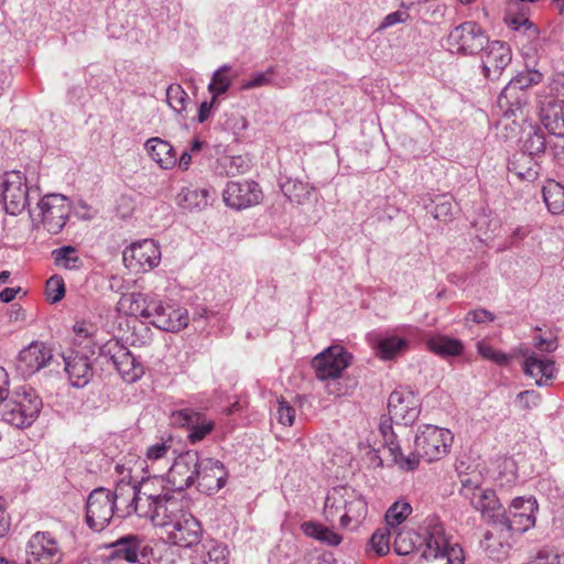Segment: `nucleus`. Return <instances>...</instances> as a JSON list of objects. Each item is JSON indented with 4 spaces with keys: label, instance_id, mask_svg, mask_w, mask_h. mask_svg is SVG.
I'll list each match as a JSON object with an SVG mask.
<instances>
[{
    "label": "nucleus",
    "instance_id": "9b49d317",
    "mask_svg": "<svg viewBox=\"0 0 564 564\" xmlns=\"http://www.w3.org/2000/svg\"><path fill=\"white\" fill-rule=\"evenodd\" d=\"M10 215L21 214L29 205V186L20 171L3 174L1 203Z\"/></svg>",
    "mask_w": 564,
    "mask_h": 564
},
{
    "label": "nucleus",
    "instance_id": "338daca9",
    "mask_svg": "<svg viewBox=\"0 0 564 564\" xmlns=\"http://www.w3.org/2000/svg\"><path fill=\"white\" fill-rule=\"evenodd\" d=\"M270 83V78L263 74V73H259V74H256L251 79L245 82L242 84V89H252V88H256V87H261V86H265Z\"/></svg>",
    "mask_w": 564,
    "mask_h": 564
},
{
    "label": "nucleus",
    "instance_id": "a19ab883",
    "mask_svg": "<svg viewBox=\"0 0 564 564\" xmlns=\"http://www.w3.org/2000/svg\"><path fill=\"white\" fill-rule=\"evenodd\" d=\"M313 187L297 178H288L281 183V191L291 200L297 204L308 199Z\"/></svg>",
    "mask_w": 564,
    "mask_h": 564
},
{
    "label": "nucleus",
    "instance_id": "a18cd8bd",
    "mask_svg": "<svg viewBox=\"0 0 564 564\" xmlns=\"http://www.w3.org/2000/svg\"><path fill=\"white\" fill-rule=\"evenodd\" d=\"M412 512V507L403 500L395 501L386 512L388 527L395 528L401 524Z\"/></svg>",
    "mask_w": 564,
    "mask_h": 564
},
{
    "label": "nucleus",
    "instance_id": "c85d7f7f",
    "mask_svg": "<svg viewBox=\"0 0 564 564\" xmlns=\"http://www.w3.org/2000/svg\"><path fill=\"white\" fill-rule=\"evenodd\" d=\"M209 192L194 185H186L176 195V204L184 210H202L208 205Z\"/></svg>",
    "mask_w": 564,
    "mask_h": 564
},
{
    "label": "nucleus",
    "instance_id": "aec40b11",
    "mask_svg": "<svg viewBox=\"0 0 564 564\" xmlns=\"http://www.w3.org/2000/svg\"><path fill=\"white\" fill-rule=\"evenodd\" d=\"M482 55V73L490 80L499 79L505 68L510 64L512 54L508 44L492 41L486 45Z\"/></svg>",
    "mask_w": 564,
    "mask_h": 564
},
{
    "label": "nucleus",
    "instance_id": "864d4df0",
    "mask_svg": "<svg viewBox=\"0 0 564 564\" xmlns=\"http://www.w3.org/2000/svg\"><path fill=\"white\" fill-rule=\"evenodd\" d=\"M477 350L481 357L485 359L491 360L497 365L503 366L509 362V357L502 351L496 350L490 345L485 341L477 343Z\"/></svg>",
    "mask_w": 564,
    "mask_h": 564
},
{
    "label": "nucleus",
    "instance_id": "dca6fc26",
    "mask_svg": "<svg viewBox=\"0 0 564 564\" xmlns=\"http://www.w3.org/2000/svg\"><path fill=\"white\" fill-rule=\"evenodd\" d=\"M62 554L57 541L48 532H36L28 542V564H57Z\"/></svg>",
    "mask_w": 564,
    "mask_h": 564
},
{
    "label": "nucleus",
    "instance_id": "423d86ee",
    "mask_svg": "<svg viewBox=\"0 0 564 564\" xmlns=\"http://www.w3.org/2000/svg\"><path fill=\"white\" fill-rule=\"evenodd\" d=\"M488 41V36L479 24L466 21L449 32L446 44L452 53L474 55L481 52Z\"/></svg>",
    "mask_w": 564,
    "mask_h": 564
},
{
    "label": "nucleus",
    "instance_id": "72a5a7b5",
    "mask_svg": "<svg viewBox=\"0 0 564 564\" xmlns=\"http://www.w3.org/2000/svg\"><path fill=\"white\" fill-rule=\"evenodd\" d=\"M523 154L521 158L524 161H532V156L543 153L545 150V137L543 131L538 127H529L523 137Z\"/></svg>",
    "mask_w": 564,
    "mask_h": 564
},
{
    "label": "nucleus",
    "instance_id": "5fc2aeb1",
    "mask_svg": "<svg viewBox=\"0 0 564 564\" xmlns=\"http://www.w3.org/2000/svg\"><path fill=\"white\" fill-rule=\"evenodd\" d=\"M46 295L51 303H57L65 295V284L61 276L53 275L46 282Z\"/></svg>",
    "mask_w": 564,
    "mask_h": 564
},
{
    "label": "nucleus",
    "instance_id": "0eeeda50",
    "mask_svg": "<svg viewBox=\"0 0 564 564\" xmlns=\"http://www.w3.org/2000/svg\"><path fill=\"white\" fill-rule=\"evenodd\" d=\"M536 500L533 498L517 497L512 500L508 511L498 512L494 523L503 525L511 533H523L535 524Z\"/></svg>",
    "mask_w": 564,
    "mask_h": 564
},
{
    "label": "nucleus",
    "instance_id": "f3484780",
    "mask_svg": "<svg viewBox=\"0 0 564 564\" xmlns=\"http://www.w3.org/2000/svg\"><path fill=\"white\" fill-rule=\"evenodd\" d=\"M202 532L200 523L184 510L166 529V538L174 545L192 547L199 543Z\"/></svg>",
    "mask_w": 564,
    "mask_h": 564
},
{
    "label": "nucleus",
    "instance_id": "4be33fe9",
    "mask_svg": "<svg viewBox=\"0 0 564 564\" xmlns=\"http://www.w3.org/2000/svg\"><path fill=\"white\" fill-rule=\"evenodd\" d=\"M52 357L51 348L43 343L34 341L20 351L18 368L23 376H31L46 367Z\"/></svg>",
    "mask_w": 564,
    "mask_h": 564
},
{
    "label": "nucleus",
    "instance_id": "5701e85b",
    "mask_svg": "<svg viewBox=\"0 0 564 564\" xmlns=\"http://www.w3.org/2000/svg\"><path fill=\"white\" fill-rule=\"evenodd\" d=\"M489 524L491 529L485 533L480 545L490 558L501 561L507 557L511 547L510 540L512 533L503 525L497 523Z\"/></svg>",
    "mask_w": 564,
    "mask_h": 564
},
{
    "label": "nucleus",
    "instance_id": "603ef678",
    "mask_svg": "<svg viewBox=\"0 0 564 564\" xmlns=\"http://www.w3.org/2000/svg\"><path fill=\"white\" fill-rule=\"evenodd\" d=\"M393 549L398 555L404 556L411 554L415 549L412 533L410 531L399 532L394 539Z\"/></svg>",
    "mask_w": 564,
    "mask_h": 564
},
{
    "label": "nucleus",
    "instance_id": "13d9d810",
    "mask_svg": "<svg viewBox=\"0 0 564 564\" xmlns=\"http://www.w3.org/2000/svg\"><path fill=\"white\" fill-rule=\"evenodd\" d=\"M75 337L73 338L72 346L76 345L85 346V345H94L91 338L89 337L90 330L85 322H78L74 325Z\"/></svg>",
    "mask_w": 564,
    "mask_h": 564
},
{
    "label": "nucleus",
    "instance_id": "7ed1b4c3",
    "mask_svg": "<svg viewBox=\"0 0 564 564\" xmlns=\"http://www.w3.org/2000/svg\"><path fill=\"white\" fill-rule=\"evenodd\" d=\"M42 400L31 388L15 390L4 403L2 416L9 424L23 429L30 426L39 416Z\"/></svg>",
    "mask_w": 564,
    "mask_h": 564
},
{
    "label": "nucleus",
    "instance_id": "c756f323",
    "mask_svg": "<svg viewBox=\"0 0 564 564\" xmlns=\"http://www.w3.org/2000/svg\"><path fill=\"white\" fill-rule=\"evenodd\" d=\"M149 156L164 170L172 169L176 164V154L173 147L160 138H151L145 144Z\"/></svg>",
    "mask_w": 564,
    "mask_h": 564
},
{
    "label": "nucleus",
    "instance_id": "774afa93",
    "mask_svg": "<svg viewBox=\"0 0 564 564\" xmlns=\"http://www.w3.org/2000/svg\"><path fill=\"white\" fill-rule=\"evenodd\" d=\"M513 170L519 175V177L525 181H534L539 174L535 163L533 166H529L527 170H522L520 166L514 164Z\"/></svg>",
    "mask_w": 564,
    "mask_h": 564
},
{
    "label": "nucleus",
    "instance_id": "6e6d98bb",
    "mask_svg": "<svg viewBox=\"0 0 564 564\" xmlns=\"http://www.w3.org/2000/svg\"><path fill=\"white\" fill-rule=\"evenodd\" d=\"M141 248V243L135 241L126 248L122 252V260L124 265L131 270L138 272L141 268V260L137 256V249Z\"/></svg>",
    "mask_w": 564,
    "mask_h": 564
},
{
    "label": "nucleus",
    "instance_id": "f8f14e48",
    "mask_svg": "<svg viewBox=\"0 0 564 564\" xmlns=\"http://www.w3.org/2000/svg\"><path fill=\"white\" fill-rule=\"evenodd\" d=\"M143 495L149 500L145 517L154 527L169 529L177 516L184 511L183 502L169 494L161 495L145 490Z\"/></svg>",
    "mask_w": 564,
    "mask_h": 564
},
{
    "label": "nucleus",
    "instance_id": "9d476101",
    "mask_svg": "<svg viewBox=\"0 0 564 564\" xmlns=\"http://www.w3.org/2000/svg\"><path fill=\"white\" fill-rule=\"evenodd\" d=\"M115 511L111 490L99 487L89 494L86 505V522L91 530L102 531L110 523Z\"/></svg>",
    "mask_w": 564,
    "mask_h": 564
},
{
    "label": "nucleus",
    "instance_id": "bf43d9fd",
    "mask_svg": "<svg viewBox=\"0 0 564 564\" xmlns=\"http://www.w3.org/2000/svg\"><path fill=\"white\" fill-rule=\"evenodd\" d=\"M517 400L522 409L530 410L536 408L540 403V394L534 390H525L517 395Z\"/></svg>",
    "mask_w": 564,
    "mask_h": 564
},
{
    "label": "nucleus",
    "instance_id": "8fccbe9b",
    "mask_svg": "<svg viewBox=\"0 0 564 564\" xmlns=\"http://www.w3.org/2000/svg\"><path fill=\"white\" fill-rule=\"evenodd\" d=\"M370 543L378 555L388 554L390 550V530L388 528L378 529L372 534Z\"/></svg>",
    "mask_w": 564,
    "mask_h": 564
},
{
    "label": "nucleus",
    "instance_id": "6ab92c4d",
    "mask_svg": "<svg viewBox=\"0 0 564 564\" xmlns=\"http://www.w3.org/2000/svg\"><path fill=\"white\" fill-rule=\"evenodd\" d=\"M196 487L200 492L212 495L220 490L227 480V471L218 459L199 457Z\"/></svg>",
    "mask_w": 564,
    "mask_h": 564
},
{
    "label": "nucleus",
    "instance_id": "0e129e2a",
    "mask_svg": "<svg viewBox=\"0 0 564 564\" xmlns=\"http://www.w3.org/2000/svg\"><path fill=\"white\" fill-rule=\"evenodd\" d=\"M466 319L467 321L471 319L473 322L480 324V323H485V322L495 321V315L485 308H479V310L468 312Z\"/></svg>",
    "mask_w": 564,
    "mask_h": 564
},
{
    "label": "nucleus",
    "instance_id": "412c9836",
    "mask_svg": "<svg viewBox=\"0 0 564 564\" xmlns=\"http://www.w3.org/2000/svg\"><path fill=\"white\" fill-rule=\"evenodd\" d=\"M172 417L174 423L187 427V440L193 444L204 440L215 427L213 420L207 419L205 414L192 409L175 411Z\"/></svg>",
    "mask_w": 564,
    "mask_h": 564
},
{
    "label": "nucleus",
    "instance_id": "69168bd1",
    "mask_svg": "<svg viewBox=\"0 0 564 564\" xmlns=\"http://www.w3.org/2000/svg\"><path fill=\"white\" fill-rule=\"evenodd\" d=\"M534 346L540 351L552 352L556 350L558 345L556 337L544 338L542 336H536Z\"/></svg>",
    "mask_w": 564,
    "mask_h": 564
},
{
    "label": "nucleus",
    "instance_id": "f257e3e1",
    "mask_svg": "<svg viewBox=\"0 0 564 564\" xmlns=\"http://www.w3.org/2000/svg\"><path fill=\"white\" fill-rule=\"evenodd\" d=\"M368 506L365 498L351 487H335L326 496L324 514L327 521L339 520L343 528H358L366 519Z\"/></svg>",
    "mask_w": 564,
    "mask_h": 564
},
{
    "label": "nucleus",
    "instance_id": "f704fd0d",
    "mask_svg": "<svg viewBox=\"0 0 564 564\" xmlns=\"http://www.w3.org/2000/svg\"><path fill=\"white\" fill-rule=\"evenodd\" d=\"M301 530L305 535L323 542L329 546H336L343 541V538L338 533L317 522H303L301 524Z\"/></svg>",
    "mask_w": 564,
    "mask_h": 564
},
{
    "label": "nucleus",
    "instance_id": "4c0bfd02",
    "mask_svg": "<svg viewBox=\"0 0 564 564\" xmlns=\"http://www.w3.org/2000/svg\"><path fill=\"white\" fill-rule=\"evenodd\" d=\"M505 22L511 30L525 36L528 41H535L539 37L538 26L524 13L513 14L509 11Z\"/></svg>",
    "mask_w": 564,
    "mask_h": 564
},
{
    "label": "nucleus",
    "instance_id": "473e14b6",
    "mask_svg": "<svg viewBox=\"0 0 564 564\" xmlns=\"http://www.w3.org/2000/svg\"><path fill=\"white\" fill-rule=\"evenodd\" d=\"M409 343L406 339L398 336H389L377 339L373 348L380 359H393L399 354L408 349Z\"/></svg>",
    "mask_w": 564,
    "mask_h": 564
},
{
    "label": "nucleus",
    "instance_id": "3c124183",
    "mask_svg": "<svg viewBox=\"0 0 564 564\" xmlns=\"http://www.w3.org/2000/svg\"><path fill=\"white\" fill-rule=\"evenodd\" d=\"M143 257L150 269L156 268L161 262V249L158 242L153 239H143Z\"/></svg>",
    "mask_w": 564,
    "mask_h": 564
},
{
    "label": "nucleus",
    "instance_id": "393cba45",
    "mask_svg": "<svg viewBox=\"0 0 564 564\" xmlns=\"http://www.w3.org/2000/svg\"><path fill=\"white\" fill-rule=\"evenodd\" d=\"M542 74L538 70H529L518 74L516 77L510 79L503 90L500 93L498 101L502 107L505 104L510 106H520L521 97L519 93H522L525 88L533 84L540 83Z\"/></svg>",
    "mask_w": 564,
    "mask_h": 564
},
{
    "label": "nucleus",
    "instance_id": "2eb2a0df",
    "mask_svg": "<svg viewBox=\"0 0 564 564\" xmlns=\"http://www.w3.org/2000/svg\"><path fill=\"white\" fill-rule=\"evenodd\" d=\"M199 457L197 452L187 451L174 459L169 468V480L176 490H185L196 485Z\"/></svg>",
    "mask_w": 564,
    "mask_h": 564
},
{
    "label": "nucleus",
    "instance_id": "1a4fd4ad",
    "mask_svg": "<svg viewBox=\"0 0 564 564\" xmlns=\"http://www.w3.org/2000/svg\"><path fill=\"white\" fill-rule=\"evenodd\" d=\"M143 317L151 318L150 323L165 332L176 333L184 329L189 322L188 312L184 307L164 305L160 301H149L143 308Z\"/></svg>",
    "mask_w": 564,
    "mask_h": 564
},
{
    "label": "nucleus",
    "instance_id": "09e8293b",
    "mask_svg": "<svg viewBox=\"0 0 564 564\" xmlns=\"http://www.w3.org/2000/svg\"><path fill=\"white\" fill-rule=\"evenodd\" d=\"M117 308L120 313L131 316L141 314L140 293H124L118 301Z\"/></svg>",
    "mask_w": 564,
    "mask_h": 564
},
{
    "label": "nucleus",
    "instance_id": "79ce46f5",
    "mask_svg": "<svg viewBox=\"0 0 564 564\" xmlns=\"http://www.w3.org/2000/svg\"><path fill=\"white\" fill-rule=\"evenodd\" d=\"M230 70L231 66L223 65L214 72L208 85V91L214 96V100H216L218 96L225 94L231 86L232 79L227 75Z\"/></svg>",
    "mask_w": 564,
    "mask_h": 564
},
{
    "label": "nucleus",
    "instance_id": "de8ad7c7",
    "mask_svg": "<svg viewBox=\"0 0 564 564\" xmlns=\"http://www.w3.org/2000/svg\"><path fill=\"white\" fill-rule=\"evenodd\" d=\"M188 96L181 85H170L166 89V101L176 112L182 113L186 109Z\"/></svg>",
    "mask_w": 564,
    "mask_h": 564
},
{
    "label": "nucleus",
    "instance_id": "c9c22d12",
    "mask_svg": "<svg viewBox=\"0 0 564 564\" xmlns=\"http://www.w3.org/2000/svg\"><path fill=\"white\" fill-rule=\"evenodd\" d=\"M543 199L550 213L560 215L564 212V186L549 180L543 186Z\"/></svg>",
    "mask_w": 564,
    "mask_h": 564
},
{
    "label": "nucleus",
    "instance_id": "680f3d73",
    "mask_svg": "<svg viewBox=\"0 0 564 564\" xmlns=\"http://www.w3.org/2000/svg\"><path fill=\"white\" fill-rule=\"evenodd\" d=\"M551 90L555 95L553 99L564 105V73H560L553 78Z\"/></svg>",
    "mask_w": 564,
    "mask_h": 564
},
{
    "label": "nucleus",
    "instance_id": "cd10ccee",
    "mask_svg": "<svg viewBox=\"0 0 564 564\" xmlns=\"http://www.w3.org/2000/svg\"><path fill=\"white\" fill-rule=\"evenodd\" d=\"M540 117L541 122L550 133L564 138V111L561 102L554 99H545L541 106Z\"/></svg>",
    "mask_w": 564,
    "mask_h": 564
},
{
    "label": "nucleus",
    "instance_id": "052dcab7",
    "mask_svg": "<svg viewBox=\"0 0 564 564\" xmlns=\"http://www.w3.org/2000/svg\"><path fill=\"white\" fill-rule=\"evenodd\" d=\"M409 19H410V15L406 11L398 10V11L391 12L384 17V19L381 22V24L379 25L378 30H383V29L393 26L399 23H404Z\"/></svg>",
    "mask_w": 564,
    "mask_h": 564
},
{
    "label": "nucleus",
    "instance_id": "e2e57ef3",
    "mask_svg": "<svg viewBox=\"0 0 564 564\" xmlns=\"http://www.w3.org/2000/svg\"><path fill=\"white\" fill-rule=\"evenodd\" d=\"M120 544H122V547L118 550L119 556L129 563H135L138 561L137 545L127 544L123 540L120 541Z\"/></svg>",
    "mask_w": 564,
    "mask_h": 564
},
{
    "label": "nucleus",
    "instance_id": "c03bdc74",
    "mask_svg": "<svg viewBox=\"0 0 564 564\" xmlns=\"http://www.w3.org/2000/svg\"><path fill=\"white\" fill-rule=\"evenodd\" d=\"M55 264L67 270H76L80 267L82 261L76 256V249L72 246H64L52 252Z\"/></svg>",
    "mask_w": 564,
    "mask_h": 564
},
{
    "label": "nucleus",
    "instance_id": "4d7b16f0",
    "mask_svg": "<svg viewBox=\"0 0 564 564\" xmlns=\"http://www.w3.org/2000/svg\"><path fill=\"white\" fill-rule=\"evenodd\" d=\"M278 404L276 417L279 423L285 426H292L295 420V409L283 398L278 400Z\"/></svg>",
    "mask_w": 564,
    "mask_h": 564
},
{
    "label": "nucleus",
    "instance_id": "37998d69",
    "mask_svg": "<svg viewBox=\"0 0 564 564\" xmlns=\"http://www.w3.org/2000/svg\"><path fill=\"white\" fill-rule=\"evenodd\" d=\"M218 163L221 172L227 176L245 174L250 169L249 160L242 155L224 156L218 161Z\"/></svg>",
    "mask_w": 564,
    "mask_h": 564
},
{
    "label": "nucleus",
    "instance_id": "39448f33",
    "mask_svg": "<svg viewBox=\"0 0 564 564\" xmlns=\"http://www.w3.org/2000/svg\"><path fill=\"white\" fill-rule=\"evenodd\" d=\"M95 345H76L66 348L63 354L64 369L70 384L75 388L86 387L94 377L93 357Z\"/></svg>",
    "mask_w": 564,
    "mask_h": 564
},
{
    "label": "nucleus",
    "instance_id": "2f4dec72",
    "mask_svg": "<svg viewBox=\"0 0 564 564\" xmlns=\"http://www.w3.org/2000/svg\"><path fill=\"white\" fill-rule=\"evenodd\" d=\"M525 375L535 379L538 386L544 384V379L554 377L555 366L550 359L538 358L535 355L528 356L523 362Z\"/></svg>",
    "mask_w": 564,
    "mask_h": 564
},
{
    "label": "nucleus",
    "instance_id": "a878e982",
    "mask_svg": "<svg viewBox=\"0 0 564 564\" xmlns=\"http://www.w3.org/2000/svg\"><path fill=\"white\" fill-rule=\"evenodd\" d=\"M139 482L137 480L126 481L121 479L116 487L113 495L115 509L119 517H128L138 510Z\"/></svg>",
    "mask_w": 564,
    "mask_h": 564
},
{
    "label": "nucleus",
    "instance_id": "bb28decb",
    "mask_svg": "<svg viewBox=\"0 0 564 564\" xmlns=\"http://www.w3.org/2000/svg\"><path fill=\"white\" fill-rule=\"evenodd\" d=\"M389 420H382L379 425L380 434L382 435L383 445L390 453L392 460L403 470H413L417 467L415 456H404L401 452L399 442L397 441L395 433Z\"/></svg>",
    "mask_w": 564,
    "mask_h": 564
},
{
    "label": "nucleus",
    "instance_id": "58836bf2",
    "mask_svg": "<svg viewBox=\"0 0 564 564\" xmlns=\"http://www.w3.org/2000/svg\"><path fill=\"white\" fill-rule=\"evenodd\" d=\"M115 365L121 378L129 383L135 382L141 376V367L130 351L117 356Z\"/></svg>",
    "mask_w": 564,
    "mask_h": 564
},
{
    "label": "nucleus",
    "instance_id": "f03ea898",
    "mask_svg": "<svg viewBox=\"0 0 564 564\" xmlns=\"http://www.w3.org/2000/svg\"><path fill=\"white\" fill-rule=\"evenodd\" d=\"M72 212V203L62 194L44 195L34 209H30L33 225L43 227L51 235L59 234L65 227Z\"/></svg>",
    "mask_w": 564,
    "mask_h": 564
},
{
    "label": "nucleus",
    "instance_id": "7c9ffc66",
    "mask_svg": "<svg viewBox=\"0 0 564 564\" xmlns=\"http://www.w3.org/2000/svg\"><path fill=\"white\" fill-rule=\"evenodd\" d=\"M229 550L216 541L205 542L192 556V564H228Z\"/></svg>",
    "mask_w": 564,
    "mask_h": 564
},
{
    "label": "nucleus",
    "instance_id": "20e7f679",
    "mask_svg": "<svg viewBox=\"0 0 564 564\" xmlns=\"http://www.w3.org/2000/svg\"><path fill=\"white\" fill-rule=\"evenodd\" d=\"M453 440L449 430L425 424L419 429L414 440V452L408 456H415L417 463L420 458L429 463L438 460L448 453Z\"/></svg>",
    "mask_w": 564,
    "mask_h": 564
},
{
    "label": "nucleus",
    "instance_id": "e433bc0d",
    "mask_svg": "<svg viewBox=\"0 0 564 564\" xmlns=\"http://www.w3.org/2000/svg\"><path fill=\"white\" fill-rule=\"evenodd\" d=\"M427 347L434 354L443 357L459 356L464 349V345L459 339L444 335L430 338L427 340Z\"/></svg>",
    "mask_w": 564,
    "mask_h": 564
},
{
    "label": "nucleus",
    "instance_id": "6e6552de",
    "mask_svg": "<svg viewBox=\"0 0 564 564\" xmlns=\"http://www.w3.org/2000/svg\"><path fill=\"white\" fill-rule=\"evenodd\" d=\"M460 494L469 500L476 510L481 512L488 523H494V518L497 517L500 509V502L494 490L480 486L478 476L463 478Z\"/></svg>",
    "mask_w": 564,
    "mask_h": 564
},
{
    "label": "nucleus",
    "instance_id": "b1692460",
    "mask_svg": "<svg viewBox=\"0 0 564 564\" xmlns=\"http://www.w3.org/2000/svg\"><path fill=\"white\" fill-rule=\"evenodd\" d=\"M171 448V440L161 441L148 447L145 457L147 462H150L152 464L151 467L153 468V470H149V465H147V467L143 468V487H148L151 479L153 481L159 482L162 486L164 480L158 474V471H163L166 469L169 464L167 454L170 453Z\"/></svg>",
    "mask_w": 564,
    "mask_h": 564
},
{
    "label": "nucleus",
    "instance_id": "ddd939ff",
    "mask_svg": "<svg viewBox=\"0 0 564 564\" xmlns=\"http://www.w3.org/2000/svg\"><path fill=\"white\" fill-rule=\"evenodd\" d=\"M352 356L339 345L330 346L314 357L312 366L317 379H338L351 364Z\"/></svg>",
    "mask_w": 564,
    "mask_h": 564
},
{
    "label": "nucleus",
    "instance_id": "49530a36",
    "mask_svg": "<svg viewBox=\"0 0 564 564\" xmlns=\"http://www.w3.org/2000/svg\"><path fill=\"white\" fill-rule=\"evenodd\" d=\"M434 204L432 214L435 219L444 223L452 220L455 206L451 196L440 195L435 198Z\"/></svg>",
    "mask_w": 564,
    "mask_h": 564
},
{
    "label": "nucleus",
    "instance_id": "4468645a",
    "mask_svg": "<svg viewBox=\"0 0 564 564\" xmlns=\"http://www.w3.org/2000/svg\"><path fill=\"white\" fill-rule=\"evenodd\" d=\"M390 421L398 425H411L419 417V400L412 391L394 390L388 400Z\"/></svg>",
    "mask_w": 564,
    "mask_h": 564
},
{
    "label": "nucleus",
    "instance_id": "ea45409f",
    "mask_svg": "<svg viewBox=\"0 0 564 564\" xmlns=\"http://www.w3.org/2000/svg\"><path fill=\"white\" fill-rule=\"evenodd\" d=\"M426 551H424V557H444L447 555L448 541L444 532L440 529H434L429 536L425 539Z\"/></svg>",
    "mask_w": 564,
    "mask_h": 564
},
{
    "label": "nucleus",
    "instance_id": "a211bd4d",
    "mask_svg": "<svg viewBox=\"0 0 564 564\" xmlns=\"http://www.w3.org/2000/svg\"><path fill=\"white\" fill-rule=\"evenodd\" d=\"M223 197L227 206L243 209L259 204L262 192L258 183L253 181L229 182Z\"/></svg>",
    "mask_w": 564,
    "mask_h": 564
}]
</instances>
